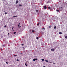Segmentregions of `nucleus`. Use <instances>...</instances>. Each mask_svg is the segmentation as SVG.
I'll list each match as a JSON object with an SVG mask.
<instances>
[{"mask_svg": "<svg viewBox=\"0 0 67 67\" xmlns=\"http://www.w3.org/2000/svg\"><path fill=\"white\" fill-rule=\"evenodd\" d=\"M51 9L50 10V11H51L52 10H51V9Z\"/></svg>", "mask_w": 67, "mask_h": 67, "instance_id": "54", "label": "nucleus"}, {"mask_svg": "<svg viewBox=\"0 0 67 67\" xmlns=\"http://www.w3.org/2000/svg\"><path fill=\"white\" fill-rule=\"evenodd\" d=\"M36 12H38V10H36Z\"/></svg>", "mask_w": 67, "mask_h": 67, "instance_id": "42", "label": "nucleus"}, {"mask_svg": "<svg viewBox=\"0 0 67 67\" xmlns=\"http://www.w3.org/2000/svg\"><path fill=\"white\" fill-rule=\"evenodd\" d=\"M13 17H14V18H15L16 17H17V15L16 16H13Z\"/></svg>", "mask_w": 67, "mask_h": 67, "instance_id": "25", "label": "nucleus"}, {"mask_svg": "<svg viewBox=\"0 0 67 67\" xmlns=\"http://www.w3.org/2000/svg\"><path fill=\"white\" fill-rule=\"evenodd\" d=\"M25 48H26V46H25Z\"/></svg>", "mask_w": 67, "mask_h": 67, "instance_id": "55", "label": "nucleus"}, {"mask_svg": "<svg viewBox=\"0 0 67 67\" xmlns=\"http://www.w3.org/2000/svg\"><path fill=\"white\" fill-rule=\"evenodd\" d=\"M16 61H17L18 62H19V59H17Z\"/></svg>", "mask_w": 67, "mask_h": 67, "instance_id": "29", "label": "nucleus"}, {"mask_svg": "<svg viewBox=\"0 0 67 67\" xmlns=\"http://www.w3.org/2000/svg\"><path fill=\"white\" fill-rule=\"evenodd\" d=\"M25 65L26 66H27V64H26V62L25 64Z\"/></svg>", "mask_w": 67, "mask_h": 67, "instance_id": "28", "label": "nucleus"}, {"mask_svg": "<svg viewBox=\"0 0 67 67\" xmlns=\"http://www.w3.org/2000/svg\"><path fill=\"white\" fill-rule=\"evenodd\" d=\"M14 27H13L12 28V30H13V28H14Z\"/></svg>", "mask_w": 67, "mask_h": 67, "instance_id": "41", "label": "nucleus"}, {"mask_svg": "<svg viewBox=\"0 0 67 67\" xmlns=\"http://www.w3.org/2000/svg\"><path fill=\"white\" fill-rule=\"evenodd\" d=\"M56 11L57 12H59V10L58 9H56Z\"/></svg>", "mask_w": 67, "mask_h": 67, "instance_id": "18", "label": "nucleus"}, {"mask_svg": "<svg viewBox=\"0 0 67 67\" xmlns=\"http://www.w3.org/2000/svg\"><path fill=\"white\" fill-rule=\"evenodd\" d=\"M44 9H47V7H46V5H44Z\"/></svg>", "mask_w": 67, "mask_h": 67, "instance_id": "8", "label": "nucleus"}, {"mask_svg": "<svg viewBox=\"0 0 67 67\" xmlns=\"http://www.w3.org/2000/svg\"><path fill=\"white\" fill-rule=\"evenodd\" d=\"M9 52H10V53H12V51L11 50H9Z\"/></svg>", "mask_w": 67, "mask_h": 67, "instance_id": "16", "label": "nucleus"}, {"mask_svg": "<svg viewBox=\"0 0 67 67\" xmlns=\"http://www.w3.org/2000/svg\"><path fill=\"white\" fill-rule=\"evenodd\" d=\"M56 27H56V26H55L54 27V29H55L56 28Z\"/></svg>", "mask_w": 67, "mask_h": 67, "instance_id": "20", "label": "nucleus"}, {"mask_svg": "<svg viewBox=\"0 0 67 67\" xmlns=\"http://www.w3.org/2000/svg\"><path fill=\"white\" fill-rule=\"evenodd\" d=\"M19 26H20L19 24L18 25V27H19Z\"/></svg>", "mask_w": 67, "mask_h": 67, "instance_id": "45", "label": "nucleus"}, {"mask_svg": "<svg viewBox=\"0 0 67 67\" xmlns=\"http://www.w3.org/2000/svg\"><path fill=\"white\" fill-rule=\"evenodd\" d=\"M34 4H35V3H34Z\"/></svg>", "mask_w": 67, "mask_h": 67, "instance_id": "58", "label": "nucleus"}, {"mask_svg": "<svg viewBox=\"0 0 67 67\" xmlns=\"http://www.w3.org/2000/svg\"><path fill=\"white\" fill-rule=\"evenodd\" d=\"M65 38H66V39H67V36H65Z\"/></svg>", "mask_w": 67, "mask_h": 67, "instance_id": "30", "label": "nucleus"}, {"mask_svg": "<svg viewBox=\"0 0 67 67\" xmlns=\"http://www.w3.org/2000/svg\"><path fill=\"white\" fill-rule=\"evenodd\" d=\"M48 9H51V7H48Z\"/></svg>", "mask_w": 67, "mask_h": 67, "instance_id": "19", "label": "nucleus"}, {"mask_svg": "<svg viewBox=\"0 0 67 67\" xmlns=\"http://www.w3.org/2000/svg\"><path fill=\"white\" fill-rule=\"evenodd\" d=\"M21 45H22V46H23V45H24V44H21Z\"/></svg>", "mask_w": 67, "mask_h": 67, "instance_id": "37", "label": "nucleus"}, {"mask_svg": "<svg viewBox=\"0 0 67 67\" xmlns=\"http://www.w3.org/2000/svg\"><path fill=\"white\" fill-rule=\"evenodd\" d=\"M36 39H37V40H38V39L39 38V37H36Z\"/></svg>", "mask_w": 67, "mask_h": 67, "instance_id": "24", "label": "nucleus"}, {"mask_svg": "<svg viewBox=\"0 0 67 67\" xmlns=\"http://www.w3.org/2000/svg\"><path fill=\"white\" fill-rule=\"evenodd\" d=\"M3 60H4V61H5V59H3Z\"/></svg>", "mask_w": 67, "mask_h": 67, "instance_id": "46", "label": "nucleus"}, {"mask_svg": "<svg viewBox=\"0 0 67 67\" xmlns=\"http://www.w3.org/2000/svg\"><path fill=\"white\" fill-rule=\"evenodd\" d=\"M7 14V12H5V14Z\"/></svg>", "mask_w": 67, "mask_h": 67, "instance_id": "36", "label": "nucleus"}, {"mask_svg": "<svg viewBox=\"0 0 67 67\" xmlns=\"http://www.w3.org/2000/svg\"><path fill=\"white\" fill-rule=\"evenodd\" d=\"M40 33H41V35H43V34H44V32L41 31L40 32Z\"/></svg>", "mask_w": 67, "mask_h": 67, "instance_id": "5", "label": "nucleus"}, {"mask_svg": "<svg viewBox=\"0 0 67 67\" xmlns=\"http://www.w3.org/2000/svg\"><path fill=\"white\" fill-rule=\"evenodd\" d=\"M1 51H3V49L2 48H1Z\"/></svg>", "mask_w": 67, "mask_h": 67, "instance_id": "39", "label": "nucleus"}, {"mask_svg": "<svg viewBox=\"0 0 67 67\" xmlns=\"http://www.w3.org/2000/svg\"><path fill=\"white\" fill-rule=\"evenodd\" d=\"M38 59H37V58H34L33 59V61H35V60H38Z\"/></svg>", "mask_w": 67, "mask_h": 67, "instance_id": "4", "label": "nucleus"}, {"mask_svg": "<svg viewBox=\"0 0 67 67\" xmlns=\"http://www.w3.org/2000/svg\"><path fill=\"white\" fill-rule=\"evenodd\" d=\"M2 37H3V36H1V38H2Z\"/></svg>", "mask_w": 67, "mask_h": 67, "instance_id": "43", "label": "nucleus"}, {"mask_svg": "<svg viewBox=\"0 0 67 67\" xmlns=\"http://www.w3.org/2000/svg\"><path fill=\"white\" fill-rule=\"evenodd\" d=\"M12 31H14V30H13V29L12 30Z\"/></svg>", "mask_w": 67, "mask_h": 67, "instance_id": "57", "label": "nucleus"}, {"mask_svg": "<svg viewBox=\"0 0 67 67\" xmlns=\"http://www.w3.org/2000/svg\"><path fill=\"white\" fill-rule=\"evenodd\" d=\"M29 33L30 34H32L33 33V32H31V30H29Z\"/></svg>", "mask_w": 67, "mask_h": 67, "instance_id": "6", "label": "nucleus"}, {"mask_svg": "<svg viewBox=\"0 0 67 67\" xmlns=\"http://www.w3.org/2000/svg\"><path fill=\"white\" fill-rule=\"evenodd\" d=\"M47 18H49V16L47 15Z\"/></svg>", "mask_w": 67, "mask_h": 67, "instance_id": "40", "label": "nucleus"}, {"mask_svg": "<svg viewBox=\"0 0 67 67\" xmlns=\"http://www.w3.org/2000/svg\"><path fill=\"white\" fill-rule=\"evenodd\" d=\"M42 61H44V59H41Z\"/></svg>", "mask_w": 67, "mask_h": 67, "instance_id": "27", "label": "nucleus"}, {"mask_svg": "<svg viewBox=\"0 0 67 67\" xmlns=\"http://www.w3.org/2000/svg\"><path fill=\"white\" fill-rule=\"evenodd\" d=\"M5 11H6V10H4L3 12H5Z\"/></svg>", "mask_w": 67, "mask_h": 67, "instance_id": "49", "label": "nucleus"}, {"mask_svg": "<svg viewBox=\"0 0 67 67\" xmlns=\"http://www.w3.org/2000/svg\"><path fill=\"white\" fill-rule=\"evenodd\" d=\"M24 48V47H23V48H24V49H25V48Z\"/></svg>", "mask_w": 67, "mask_h": 67, "instance_id": "51", "label": "nucleus"}, {"mask_svg": "<svg viewBox=\"0 0 67 67\" xmlns=\"http://www.w3.org/2000/svg\"><path fill=\"white\" fill-rule=\"evenodd\" d=\"M16 33V32H14V34H15Z\"/></svg>", "mask_w": 67, "mask_h": 67, "instance_id": "33", "label": "nucleus"}, {"mask_svg": "<svg viewBox=\"0 0 67 67\" xmlns=\"http://www.w3.org/2000/svg\"><path fill=\"white\" fill-rule=\"evenodd\" d=\"M51 51H55V49H51Z\"/></svg>", "mask_w": 67, "mask_h": 67, "instance_id": "13", "label": "nucleus"}, {"mask_svg": "<svg viewBox=\"0 0 67 67\" xmlns=\"http://www.w3.org/2000/svg\"><path fill=\"white\" fill-rule=\"evenodd\" d=\"M42 30H43H43H45V28H44V27L43 26V28H42Z\"/></svg>", "mask_w": 67, "mask_h": 67, "instance_id": "11", "label": "nucleus"}, {"mask_svg": "<svg viewBox=\"0 0 67 67\" xmlns=\"http://www.w3.org/2000/svg\"><path fill=\"white\" fill-rule=\"evenodd\" d=\"M32 7H33V6H34V5H32Z\"/></svg>", "mask_w": 67, "mask_h": 67, "instance_id": "56", "label": "nucleus"}, {"mask_svg": "<svg viewBox=\"0 0 67 67\" xmlns=\"http://www.w3.org/2000/svg\"><path fill=\"white\" fill-rule=\"evenodd\" d=\"M3 19H2V20H3Z\"/></svg>", "mask_w": 67, "mask_h": 67, "instance_id": "63", "label": "nucleus"}, {"mask_svg": "<svg viewBox=\"0 0 67 67\" xmlns=\"http://www.w3.org/2000/svg\"><path fill=\"white\" fill-rule=\"evenodd\" d=\"M18 2H19V1H16V2L15 3L16 4H17L18 3Z\"/></svg>", "mask_w": 67, "mask_h": 67, "instance_id": "17", "label": "nucleus"}, {"mask_svg": "<svg viewBox=\"0 0 67 67\" xmlns=\"http://www.w3.org/2000/svg\"><path fill=\"white\" fill-rule=\"evenodd\" d=\"M55 7H56L57 8H58V5H57V4H55Z\"/></svg>", "mask_w": 67, "mask_h": 67, "instance_id": "7", "label": "nucleus"}, {"mask_svg": "<svg viewBox=\"0 0 67 67\" xmlns=\"http://www.w3.org/2000/svg\"><path fill=\"white\" fill-rule=\"evenodd\" d=\"M64 26L63 25H61V28L62 29H64Z\"/></svg>", "mask_w": 67, "mask_h": 67, "instance_id": "3", "label": "nucleus"}, {"mask_svg": "<svg viewBox=\"0 0 67 67\" xmlns=\"http://www.w3.org/2000/svg\"><path fill=\"white\" fill-rule=\"evenodd\" d=\"M51 27H52V26L51 25H50L48 27L49 28H51Z\"/></svg>", "mask_w": 67, "mask_h": 67, "instance_id": "22", "label": "nucleus"}, {"mask_svg": "<svg viewBox=\"0 0 67 67\" xmlns=\"http://www.w3.org/2000/svg\"><path fill=\"white\" fill-rule=\"evenodd\" d=\"M59 2H61V0H59Z\"/></svg>", "mask_w": 67, "mask_h": 67, "instance_id": "50", "label": "nucleus"}, {"mask_svg": "<svg viewBox=\"0 0 67 67\" xmlns=\"http://www.w3.org/2000/svg\"><path fill=\"white\" fill-rule=\"evenodd\" d=\"M51 63H52V64H55V63H54V62L53 63L51 62Z\"/></svg>", "mask_w": 67, "mask_h": 67, "instance_id": "35", "label": "nucleus"}, {"mask_svg": "<svg viewBox=\"0 0 67 67\" xmlns=\"http://www.w3.org/2000/svg\"><path fill=\"white\" fill-rule=\"evenodd\" d=\"M54 45H55V46H56V44H54Z\"/></svg>", "mask_w": 67, "mask_h": 67, "instance_id": "48", "label": "nucleus"}, {"mask_svg": "<svg viewBox=\"0 0 67 67\" xmlns=\"http://www.w3.org/2000/svg\"><path fill=\"white\" fill-rule=\"evenodd\" d=\"M40 23H39L38 24H37V26H39V25H40Z\"/></svg>", "mask_w": 67, "mask_h": 67, "instance_id": "15", "label": "nucleus"}, {"mask_svg": "<svg viewBox=\"0 0 67 67\" xmlns=\"http://www.w3.org/2000/svg\"><path fill=\"white\" fill-rule=\"evenodd\" d=\"M9 34H10V33H8V35H9Z\"/></svg>", "mask_w": 67, "mask_h": 67, "instance_id": "53", "label": "nucleus"}, {"mask_svg": "<svg viewBox=\"0 0 67 67\" xmlns=\"http://www.w3.org/2000/svg\"><path fill=\"white\" fill-rule=\"evenodd\" d=\"M17 56V55H14V57H16V56Z\"/></svg>", "mask_w": 67, "mask_h": 67, "instance_id": "32", "label": "nucleus"}, {"mask_svg": "<svg viewBox=\"0 0 67 67\" xmlns=\"http://www.w3.org/2000/svg\"><path fill=\"white\" fill-rule=\"evenodd\" d=\"M58 46H56V47H54V49H56V48H57V47Z\"/></svg>", "mask_w": 67, "mask_h": 67, "instance_id": "21", "label": "nucleus"}, {"mask_svg": "<svg viewBox=\"0 0 67 67\" xmlns=\"http://www.w3.org/2000/svg\"><path fill=\"white\" fill-rule=\"evenodd\" d=\"M8 54H9V53H7V56H8Z\"/></svg>", "mask_w": 67, "mask_h": 67, "instance_id": "47", "label": "nucleus"}, {"mask_svg": "<svg viewBox=\"0 0 67 67\" xmlns=\"http://www.w3.org/2000/svg\"><path fill=\"white\" fill-rule=\"evenodd\" d=\"M45 61H46V62H48V60H45Z\"/></svg>", "mask_w": 67, "mask_h": 67, "instance_id": "34", "label": "nucleus"}, {"mask_svg": "<svg viewBox=\"0 0 67 67\" xmlns=\"http://www.w3.org/2000/svg\"><path fill=\"white\" fill-rule=\"evenodd\" d=\"M55 10V8L54 7V6L53 5L51 6V10Z\"/></svg>", "mask_w": 67, "mask_h": 67, "instance_id": "2", "label": "nucleus"}, {"mask_svg": "<svg viewBox=\"0 0 67 67\" xmlns=\"http://www.w3.org/2000/svg\"><path fill=\"white\" fill-rule=\"evenodd\" d=\"M62 16H64V14H63V15H62Z\"/></svg>", "mask_w": 67, "mask_h": 67, "instance_id": "44", "label": "nucleus"}, {"mask_svg": "<svg viewBox=\"0 0 67 67\" xmlns=\"http://www.w3.org/2000/svg\"><path fill=\"white\" fill-rule=\"evenodd\" d=\"M21 27V26H19L20 27Z\"/></svg>", "mask_w": 67, "mask_h": 67, "instance_id": "62", "label": "nucleus"}, {"mask_svg": "<svg viewBox=\"0 0 67 67\" xmlns=\"http://www.w3.org/2000/svg\"><path fill=\"white\" fill-rule=\"evenodd\" d=\"M8 60H10V56L8 57Z\"/></svg>", "mask_w": 67, "mask_h": 67, "instance_id": "14", "label": "nucleus"}, {"mask_svg": "<svg viewBox=\"0 0 67 67\" xmlns=\"http://www.w3.org/2000/svg\"><path fill=\"white\" fill-rule=\"evenodd\" d=\"M5 63H6V64H8V63L7 62H5Z\"/></svg>", "mask_w": 67, "mask_h": 67, "instance_id": "38", "label": "nucleus"}, {"mask_svg": "<svg viewBox=\"0 0 67 67\" xmlns=\"http://www.w3.org/2000/svg\"><path fill=\"white\" fill-rule=\"evenodd\" d=\"M59 34H62V32H59Z\"/></svg>", "mask_w": 67, "mask_h": 67, "instance_id": "23", "label": "nucleus"}, {"mask_svg": "<svg viewBox=\"0 0 67 67\" xmlns=\"http://www.w3.org/2000/svg\"><path fill=\"white\" fill-rule=\"evenodd\" d=\"M2 46H3L4 47V46H5L4 45H3Z\"/></svg>", "mask_w": 67, "mask_h": 67, "instance_id": "52", "label": "nucleus"}, {"mask_svg": "<svg viewBox=\"0 0 67 67\" xmlns=\"http://www.w3.org/2000/svg\"><path fill=\"white\" fill-rule=\"evenodd\" d=\"M43 67H46V66H43Z\"/></svg>", "mask_w": 67, "mask_h": 67, "instance_id": "59", "label": "nucleus"}, {"mask_svg": "<svg viewBox=\"0 0 67 67\" xmlns=\"http://www.w3.org/2000/svg\"><path fill=\"white\" fill-rule=\"evenodd\" d=\"M19 6H20V7H21V6H22V5L21 4H19V5H16V7H19Z\"/></svg>", "mask_w": 67, "mask_h": 67, "instance_id": "9", "label": "nucleus"}, {"mask_svg": "<svg viewBox=\"0 0 67 67\" xmlns=\"http://www.w3.org/2000/svg\"><path fill=\"white\" fill-rule=\"evenodd\" d=\"M32 33H34V34H35V33H34V32H35V30H34L33 29L32 30Z\"/></svg>", "mask_w": 67, "mask_h": 67, "instance_id": "10", "label": "nucleus"}, {"mask_svg": "<svg viewBox=\"0 0 67 67\" xmlns=\"http://www.w3.org/2000/svg\"><path fill=\"white\" fill-rule=\"evenodd\" d=\"M18 10V9H17L16 10Z\"/></svg>", "mask_w": 67, "mask_h": 67, "instance_id": "60", "label": "nucleus"}, {"mask_svg": "<svg viewBox=\"0 0 67 67\" xmlns=\"http://www.w3.org/2000/svg\"><path fill=\"white\" fill-rule=\"evenodd\" d=\"M66 14V13H65V15Z\"/></svg>", "mask_w": 67, "mask_h": 67, "instance_id": "64", "label": "nucleus"}, {"mask_svg": "<svg viewBox=\"0 0 67 67\" xmlns=\"http://www.w3.org/2000/svg\"><path fill=\"white\" fill-rule=\"evenodd\" d=\"M62 5L61 4L60 5L59 7V10H60V11H62L63 10V7H62Z\"/></svg>", "mask_w": 67, "mask_h": 67, "instance_id": "1", "label": "nucleus"}, {"mask_svg": "<svg viewBox=\"0 0 67 67\" xmlns=\"http://www.w3.org/2000/svg\"><path fill=\"white\" fill-rule=\"evenodd\" d=\"M22 54V53H20V54Z\"/></svg>", "mask_w": 67, "mask_h": 67, "instance_id": "61", "label": "nucleus"}, {"mask_svg": "<svg viewBox=\"0 0 67 67\" xmlns=\"http://www.w3.org/2000/svg\"><path fill=\"white\" fill-rule=\"evenodd\" d=\"M7 26L6 25H5L4 26V27L5 28L7 27Z\"/></svg>", "mask_w": 67, "mask_h": 67, "instance_id": "31", "label": "nucleus"}, {"mask_svg": "<svg viewBox=\"0 0 67 67\" xmlns=\"http://www.w3.org/2000/svg\"><path fill=\"white\" fill-rule=\"evenodd\" d=\"M4 3H8V2L6 0H4Z\"/></svg>", "mask_w": 67, "mask_h": 67, "instance_id": "12", "label": "nucleus"}, {"mask_svg": "<svg viewBox=\"0 0 67 67\" xmlns=\"http://www.w3.org/2000/svg\"><path fill=\"white\" fill-rule=\"evenodd\" d=\"M47 2V3H50L51 2L49 1H48Z\"/></svg>", "mask_w": 67, "mask_h": 67, "instance_id": "26", "label": "nucleus"}]
</instances>
